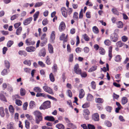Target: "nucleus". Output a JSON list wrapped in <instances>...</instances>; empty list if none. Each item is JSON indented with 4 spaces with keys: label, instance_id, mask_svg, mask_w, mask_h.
I'll use <instances>...</instances> for the list:
<instances>
[{
    "label": "nucleus",
    "instance_id": "obj_7",
    "mask_svg": "<svg viewBox=\"0 0 129 129\" xmlns=\"http://www.w3.org/2000/svg\"><path fill=\"white\" fill-rule=\"evenodd\" d=\"M92 118L95 121H99L100 119L99 114L97 113L93 114L92 115Z\"/></svg>",
    "mask_w": 129,
    "mask_h": 129
},
{
    "label": "nucleus",
    "instance_id": "obj_9",
    "mask_svg": "<svg viewBox=\"0 0 129 129\" xmlns=\"http://www.w3.org/2000/svg\"><path fill=\"white\" fill-rule=\"evenodd\" d=\"M61 11L62 15L65 18L67 17L68 14L66 9L64 7H62L61 8Z\"/></svg>",
    "mask_w": 129,
    "mask_h": 129
},
{
    "label": "nucleus",
    "instance_id": "obj_54",
    "mask_svg": "<svg viewBox=\"0 0 129 129\" xmlns=\"http://www.w3.org/2000/svg\"><path fill=\"white\" fill-rule=\"evenodd\" d=\"M28 106V103L26 102L23 104V110H26L27 109V107Z\"/></svg>",
    "mask_w": 129,
    "mask_h": 129
},
{
    "label": "nucleus",
    "instance_id": "obj_47",
    "mask_svg": "<svg viewBox=\"0 0 129 129\" xmlns=\"http://www.w3.org/2000/svg\"><path fill=\"white\" fill-rule=\"evenodd\" d=\"M105 125L107 126L110 127L112 126V123L109 121H106L105 122Z\"/></svg>",
    "mask_w": 129,
    "mask_h": 129
},
{
    "label": "nucleus",
    "instance_id": "obj_8",
    "mask_svg": "<svg viewBox=\"0 0 129 129\" xmlns=\"http://www.w3.org/2000/svg\"><path fill=\"white\" fill-rule=\"evenodd\" d=\"M74 70L75 73L78 74H79L81 71V70L79 68V66L78 64H76L75 65Z\"/></svg>",
    "mask_w": 129,
    "mask_h": 129
},
{
    "label": "nucleus",
    "instance_id": "obj_62",
    "mask_svg": "<svg viewBox=\"0 0 129 129\" xmlns=\"http://www.w3.org/2000/svg\"><path fill=\"white\" fill-rule=\"evenodd\" d=\"M96 106L98 109L100 110H101L103 109V107H102V105L100 104H97Z\"/></svg>",
    "mask_w": 129,
    "mask_h": 129
},
{
    "label": "nucleus",
    "instance_id": "obj_56",
    "mask_svg": "<svg viewBox=\"0 0 129 129\" xmlns=\"http://www.w3.org/2000/svg\"><path fill=\"white\" fill-rule=\"evenodd\" d=\"M14 42L12 41H9L8 42L7 44V46L8 47H10L13 44Z\"/></svg>",
    "mask_w": 129,
    "mask_h": 129
},
{
    "label": "nucleus",
    "instance_id": "obj_57",
    "mask_svg": "<svg viewBox=\"0 0 129 129\" xmlns=\"http://www.w3.org/2000/svg\"><path fill=\"white\" fill-rule=\"evenodd\" d=\"M106 109L107 111L109 112H111L112 109V107L107 106L106 107Z\"/></svg>",
    "mask_w": 129,
    "mask_h": 129
},
{
    "label": "nucleus",
    "instance_id": "obj_35",
    "mask_svg": "<svg viewBox=\"0 0 129 129\" xmlns=\"http://www.w3.org/2000/svg\"><path fill=\"white\" fill-rule=\"evenodd\" d=\"M79 75H80L82 77L84 78H86L87 76V74L86 72H82L81 71Z\"/></svg>",
    "mask_w": 129,
    "mask_h": 129
},
{
    "label": "nucleus",
    "instance_id": "obj_22",
    "mask_svg": "<svg viewBox=\"0 0 129 129\" xmlns=\"http://www.w3.org/2000/svg\"><path fill=\"white\" fill-rule=\"evenodd\" d=\"M95 101L97 103L102 104L104 102V100L101 98H96L95 99Z\"/></svg>",
    "mask_w": 129,
    "mask_h": 129
},
{
    "label": "nucleus",
    "instance_id": "obj_11",
    "mask_svg": "<svg viewBox=\"0 0 129 129\" xmlns=\"http://www.w3.org/2000/svg\"><path fill=\"white\" fill-rule=\"evenodd\" d=\"M33 19L32 17H30L25 19L23 22L24 25H26L29 24Z\"/></svg>",
    "mask_w": 129,
    "mask_h": 129
},
{
    "label": "nucleus",
    "instance_id": "obj_18",
    "mask_svg": "<svg viewBox=\"0 0 129 129\" xmlns=\"http://www.w3.org/2000/svg\"><path fill=\"white\" fill-rule=\"evenodd\" d=\"M55 33L54 31H52V32L51 36H50V40L51 41L53 42L54 40L55 39Z\"/></svg>",
    "mask_w": 129,
    "mask_h": 129
},
{
    "label": "nucleus",
    "instance_id": "obj_43",
    "mask_svg": "<svg viewBox=\"0 0 129 129\" xmlns=\"http://www.w3.org/2000/svg\"><path fill=\"white\" fill-rule=\"evenodd\" d=\"M9 109L10 112L13 113L14 112V109L12 105H10L9 107Z\"/></svg>",
    "mask_w": 129,
    "mask_h": 129
},
{
    "label": "nucleus",
    "instance_id": "obj_23",
    "mask_svg": "<svg viewBox=\"0 0 129 129\" xmlns=\"http://www.w3.org/2000/svg\"><path fill=\"white\" fill-rule=\"evenodd\" d=\"M48 49L49 52L50 53H53V49L52 46L50 44H48Z\"/></svg>",
    "mask_w": 129,
    "mask_h": 129
},
{
    "label": "nucleus",
    "instance_id": "obj_30",
    "mask_svg": "<svg viewBox=\"0 0 129 129\" xmlns=\"http://www.w3.org/2000/svg\"><path fill=\"white\" fill-rule=\"evenodd\" d=\"M0 115L2 117H4L5 115L4 109L2 107H0Z\"/></svg>",
    "mask_w": 129,
    "mask_h": 129
},
{
    "label": "nucleus",
    "instance_id": "obj_44",
    "mask_svg": "<svg viewBox=\"0 0 129 129\" xmlns=\"http://www.w3.org/2000/svg\"><path fill=\"white\" fill-rule=\"evenodd\" d=\"M111 41L109 39H107L105 40L104 41V43L105 44L108 46H109L111 44Z\"/></svg>",
    "mask_w": 129,
    "mask_h": 129
},
{
    "label": "nucleus",
    "instance_id": "obj_29",
    "mask_svg": "<svg viewBox=\"0 0 129 129\" xmlns=\"http://www.w3.org/2000/svg\"><path fill=\"white\" fill-rule=\"evenodd\" d=\"M56 127L58 129H64L65 128L64 126L61 123L57 124L56 125Z\"/></svg>",
    "mask_w": 129,
    "mask_h": 129
},
{
    "label": "nucleus",
    "instance_id": "obj_34",
    "mask_svg": "<svg viewBox=\"0 0 129 129\" xmlns=\"http://www.w3.org/2000/svg\"><path fill=\"white\" fill-rule=\"evenodd\" d=\"M22 30V27L21 26H20L18 28L16 32V34L17 35H20L21 31Z\"/></svg>",
    "mask_w": 129,
    "mask_h": 129
},
{
    "label": "nucleus",
    "instance_id": "obj_3",
    "mask_svg": "<svg viewBox=\"0 0 129 129\" xmlns=\"http://www.w3.org/2000/svg\"><path fill=\"white\" fill-rule=\"evenodd\" d=\"M110 38L111 41L116 42L118 40V36L117 34L114 33L111 35Z\"/></svg>",
    "mask_w": 129,
    "mask_h": 129
},
{
    "label": "nucleus",
    "instance_id": "obj_36",
    "mask_svg": "<svg viewBox=\"0 0 129 129\" xmlns=\"http://www.w3.org/2000/svg\"><path fill=\"white\" fill-rule=\"evenodd\" d=\"M46 54V50L45 49H43L41 50L40 53V56L44 57L45 56Z\"/></svg>",
    "mask_w": 129,
    "mask_h": 129
},
{
    "label": "nucleus",
    "instance_id": "obj_1",
    "mask_svg": "<svg viewBox=\"0 0 129 129\" xmlns=\"http://www.w3.org/2000/svg\"><path fill=\"white\" fill-rule=\"evenodd\" d=\"M34 113L35 116L36 122L37 124H39L40 122L43 120L42 114L38 111H35Z\"/></svg>",
    "mask_w": 129,
    "mask_h": 129
},
{
    "label": "nucleus",
    "instance_id": "obj_40",
    "mask_svg": "<svg viewBox=\"0 0 129 129\" xmlns=\"http://www.w3.org/2000/svg\"><path fill=\"white\" fill-rule=\"evenodd\" d=\"M112 11L114 14L118 15L119 13L117 10V9L116 8H113L112 9Z\"/></svg>",
    "mask_w": 129,
    "mask_h": 129
},
{
    "label": "nucleus",
    "instance_id": "obj_60",
    "mask_svg": "<svg viewBox=\"0 0 129 129\" xmlns=\"http://www.w3.org/2000/svg\"><path fill=\"white\" fill-rule=\"evenodd\" d=\"M121 39L122 41L124 42H126L127 41L128 38L126 36H124L121 37Z\"/></svg>",
    "mask_w": 129,
    "mask_h": 129
},
{
    "label": "nucleus",
    "instance_id": "obj_46",
    "mask_svg": "<svg viewBox=\"0 0 129 129\" xmlns=\"http://www.w3.org/2000/svg\"><path fill=\"white\" fill-rule=\"evenodd\" d=\"M23 63L28 66H30L31 64V61L30 60H25L23 61Z\"/></svg>",
    "mask_w": 129,
    "mask_h": 129
},
{
    "label": "nucleus",
    "instance_id": "obj_59",
    "mask_svg": "<svg viewBox=\"0 0 129 129\" xmlns=\"http://www.w3.org/2000/svg\"><path fill=\"white\" fill-rule=\"evenodd\" d=\"M48 23V21L46 18L44 19L42 21V24L44 25H47Z\"/></svg>",
    "mask_w": 129,
    "mask_h": 129
},
{
    "label": "nucleus",
    "instance_id": "obj_64",
    "mask_svg": "<svg viewBox=\"0 0 129 129\" xmlns=\"http://www.w3.org/2000/svg\"><path fill=\"white\" fill-rule=\"evenodd\" d=\"M74 55L73 54H71L69 55V61L71 62H72L73 60Z\"/></svg>",
    "mask_w": 129,
    "mask_h": 129
},
{
    "label": "nucleus",
    "instance_id": "obj_12",
    "mask_svg": "<svg viewBox=\"0 0 129 129\" xmlns=\"http://www.w3.org/2000/svg\"><path fill=\"white\" fill-rule=\"evenodd\" d=\"M66 25L63 22H61L59 27V30L60 31H62L64 30L65 29Z\"/></svg>",
    "mask_w": 129,
    "mask_h": 129
},
{
    "label": "nucleus",
    "instance_id": "obj_17",
    "mask_svg": "<svg viewBox=\"0 0 129 129\" xmlns=\"http://www.w3.org/2000/svg\"><path fill=\"white\" fill-rule=\"evenodd\" d=\"M44 119L45 120L52 121H53L55 120L54 118L52 116H46L45 117Z\"/></svg>",
    "mask_w": 129,
    "mask_h": 129
},
{
    "label": "nucleus",
    "instance_id": "obj_20",
    "mask_svg": "<svg viewBox=\"0 0 129 129\" xmlns=\"http://www.w3.org/2000/svg\"><path fill=\"white\" fill-rule=\"evenodd\" d=\"M45 63L48 65H50L52 63L51 61L48 56H47L46 58Z\"/></svg>",
    "mask_w": 129,
    "mask_h": 129
},
{
    "label": "nucleus",
    "instance_id": "obj_61",
    "mask_svg": "<svg viewBox=\"0 0 129 129\" xmlns=\"http://www.w3.org/2000/svg\"><path fill=\"white\" fill-rule=\"evenodd\" d=\"M88 129H95V127L93 125L90 124H88L87 125Z\"/></svg>",
    "mask_w": 129,
    "mask_h": 129
},
{
    "label": "nucleus",
    "instance_id": "obj_38",
    "mask_svg": "<svg viewBox=\"0 0 129 129\" xmlns=\"http://www.w3.org/2000/svg\"><path fill=\"white\" fill-rule=\"evenodd\" d=\"M93 96L91 94L89 93L88 94L87 97V100L89 101H91L93 99Z\"/></svg>",
    "mask_w": 129,
    "mask_h": 129
},
{
    "label": "nucleus",
    "instance_id": "obj_45",
    "mask_svg": "<svg viewBox=\"0 0 129 129\" xmlns=\"http://www.w3.org/2000/svg\"><path fill=\"white\" fill-rule=\"evenodd\" d=\"M5 64L6 67L7 69H9L10 67V63L7 60L5 61Z\"/></svg>",
    "mask_w": 129,
    "mask_h": 129
},
{
    "label": "nucleus",
    "instance_id": "obj_14",
    "mask_svg": "<svg viewBox=\"0 0 129 129\" xmlns=\"http://www.w3.org/2000/svg\"><path fill=\"white\" fill-rule=\"evenodd\" d=\"M85 95V92L83 89H81L79 91V97L80 99L83 98Z\"/></svg>",
    "mask_w": 129,
    "mask_h": 129
},
{
    "label": "nucleus",
    "instance_id": "obj_58",
    "mask_svg": "<svg viewBox=\"0 0 129 129\" xmlns=\"http://www.w3.org/2000/svg\"><path fill=\"white\" fill-rule=\"evenodd\" d=\"M68 10H67V14H68V15H70L72 13L73 11V9L72 8H68Z\"/></svg>",
    "mask_w": 129,
    "mask_h": 129
},
{
    "label": "nucleus",
    "instance_id": "obj_32",
    "mask_svg": "<svg viewBox=\"0 0 129 129\" xmlns=\"http://www.w3.org/2000/svg\"><path fill=\"white\" fill-rule=\"evenodd\" d=\"M121 57L120 55H118L116 56L114 59L115 61L119 62L121 61Z\"/></svg>",
    "mask_w": 129,
    "mask_h": 129
},
{
    "label": "nucleus",
    "instance_id": "obj_13",
    "mask_svg": "<svg viewBox=\"0 0 129 129\" xmlns=\"http://www.w3.org/2000/svg\"><path fill=\"white\" fill-rule=\"evenodd\" d=\"M112 47L111 46L109 47L108 48V56L109 57V60L110 61L112 57Z\"/></svg>",
    "mask_w": 129,
    "mask_h": 129
},
{
    "label": "nucleus",
    "instance_id": "obj_28",
    "mask_svg": "<svg viewBox=\"0 0 129 129\" xmlns=\"http://www.w3.org/2000/svg\"><path fill=\"white\" fill-rule=\"evenodd\" d=\"M100 53L101 55H104L105 53V50L102 47H100L99 49Z\"/></svg>",
    "mask_w": 129,
    "mask_h": 129
},
{
    "label": "nucleus",
    "instance_id": "obj_15",
    "mask_svg": "<svg viewBox=\"0 0 129 129\" xmlns=\"http://www.w3.org/2000/svg\"><path fill=\"white\" fill-rule=\"evenodd\" d=\"M7 129H15L14 124L12 122L7 125Z\"/></svg>",
    "mask_w": 129,
    "mask_h": 129
},
{
    "label": "nucleus",
    "instance_id": "obj_21",
    "mask_svg": "<svg viewBox=\"0 0 129 129\" xmlns=\"http://www.w3.org/2000/svg\"><path fill=\"white\" fill-rule=\"evenodd\" d=\"M18 54L20 55H23L25 57L27 55V53L24 50H20L18 52Z\"/></svg>",
    "mask_w": 129,
    "mask_h": 129
},
{
    "label": "nucleus",
    "instance_id": "obj_24",
    "mask_svg": "<svg viewBox=\"0 0 129 129\" xmlns=\"http://www.w3.org/2000/svg\"><path fill=\"white\" fill-rule=\"evenodd\" d=\"M121 103L122 105H124L128 102V99L126 97H123L121 100Z\"/></svg>",
    "mask_w": 129,
    "mask_h": 129
},
{
    "label": "nucleus",
    "instance_id": "obj_53",
    "mask_svg": "<svg viewBox=\"0 0 129 129\" xmlns=\"http://www.w3.org/2000/svg\"><path fill=\"white\" fill-rule=\"evenodd\" d=\"M0 99L4 101H7L5 96L2 94H0Z\"/></svg>",
    "mask_w": 129,
    "mask_h": 129
},
{
    "label": "nucleus",
    "instance_id": "obj_48",
    "mask_svg": "<svg viewBox=\"0 0 129 129\" xmlns=\"http://www.w3.org/2000/svg\"><path fill=\"white\" fill-rule=\"evenodd\" d=\"M43 4V2H38L36 3L35 4L34 7H40Z\"/></svg>",
    "mask_w": 129,
    "mask_h": 129
},
{
    "label": "nucleus",
    "instance_id": "obj_25",
    "mask_svg": "<svg viewBox=\"0 0 129 129\" xmlns=\"http://www.w3.org/2000/svg\"><path fill=\"white\" fill-rule=\"evenodd\" d=\"M26 91L24 89L21 88L20 90V94L21 96H23L25 95L26 93Z\"/></svg>",
    "mask_w": 129,
    "mask_h": 129
},
{
    "label": "nucleus",
    "instance_id": "obj_42",
    "mask_svg": "<svg viewBox=\"0 0 129 129\" xmlns=\"http://www.w3.org/2000/svg\"><path fill=\"white\" fill-rule=\"evenodd\" d=\"M37 97H39L41 96H43L44 98H46V95L44 93H37L36 95Z\"/></svg>",
    "mask_w": 129,
    "mask_h": 129
},
{
    "label": "nucleus",
    "instance_id": "obj_4",
    "mask_svg": "<svg viewBox=\"0 0 129 129\" xmlns=\"http://www.w3.org/2000/svg\"><path fill=\"white\" fill-rule=\"evenodd\" d=\"M90 112L88 109H86L84 110L83 115L84 118L86 120H88L89 119V115H90Z\"/></svg>",
    "mask_w": 129,
    "mask_h": 129
},
{
    "label": "nucleus",
    "instance_id": "obj_6",
    "mask_svg": "<svg viewBox=\"0 0 129 129\" xmlns=\"http://www.w3.org/2000/svg\"><path fill=\"white\" fill-rule=\"evenodd\" d=\"M25 43L27 46L33 45L35 43V42L32 40L31 38L27 39L25 40Z\"/></svg>",
    "mask_w": 129,
    "mask_h": 129
},
{
    "label": "nucleus",
    "instance_id": "obj_63",
    "mask_svg": "<svg viewBox=\"0 0 129 129\" xmlns=\"http://www.w3.org/2000/svg\"><path fill=\"white\" fill-rule=\"evenodd\" d=\"M91 87L93 89H95L96 87V84L95 82L94 81H92L91 83Z\"/></svg>",
    "mask_w": 129,
    "mask_h": 129
},
{
    "label": "nucleus",
    "instance_id": "obj_31",
    "mask_svg": "<svg viewBox=\"0 0 129 129\" xmlns=\"http://www.w3.org/2000/svg\"><path fill=\"white\" fill-rule=\"evenodd\" d=\"M92 30L95 34H98L99 32V30L98 28L96 26H94L92 27Z\"/></svg>",
    "mask_w": 129,
    "mask_h": 129
},
{
    "label": "nucleus",
    "instance_id": "obj_10",
    "mask_svg": "<svg viewBox=\"0 0 129 129\" xmlns=\"http://www.w3.org/2000/svg\"><path fill=\"white\" fill-rule=\"evenodd\" d=\"M35 50V48L34 47L32 46H29L26 47L25 48V50L28 52H34Z\"/></svg>",
    "mask_w": 129,
    "mask_h": 129
},
{
    "label": "nucleus",
    "instance_id": "obj_51",
    "mask_svg": "<svg viewBox=\"0 0 129 129\" xmlns=\"http://www.w3.org/2000/svg\"><path fill=\"white\" fill-rule=\"evenodd\" d=\"M78 13L77 12H75L73 14V18L74 20H78Z\"/></svg>",
    "mask_w": 129,
    "mask_h": 129
},
{
    "label": "nucleus",
    "instance_id": "obj_27",
    "mask_svg": "<svg viewBox=\"0 0 129 129\" xmlns=\"http://www.w3.org/2000/svg\"><path fill=\"white\" fill-rule=\"evenodd\" d=\"M117 27L118 28H121L123 27V24L122 22L120 21H118L116 23Z\"/></svg>",
    "mask_w": 129,
    "mask_h": 129
},
{
    "label": "nucleus",
    "instance_id": "obj_49",
    "mask_svg": "<svg viewBox=\"0 0 129 129\" xmlns=\"http://www.w3.org/2000/svg\"><path fill=\"white\" fill-rule=\"evenodd\" d=\"M116 46L119 47H121L123 46V44L121 41L117 42L116 43Z\"/></svg>",
    "mask_w": 129,
    "mask_h": 129
},
{
    "label": "nucleus",
    "instance_id": "obj_5",
    "mask_svg": "<svg viewBox=\"0 0 129 129\" xmlns=\"http://www.w3.org/2000/svg\"><path fill=\"white\" fill-rule=\"evenodd\" d=\"M43 89L45 92H47L50 94H54V92L52 89L49 87L47 86H44L43 87Z\"/></svg>",
    "mask_w": 129,
    "mask_h": 129
},
{
    "label": "nucleus",
    "instance_id": "obj_26",
    "mask_svg": "<svg viewBox=\"0 0 129 129\" xmlns=\"http://www.w3.org/2000/svg\"><path fill=\"white\" fill-rule=\"evenodd\" d=\"M34 90L37 93L42 92V89L39 87H35L34 88Z\"/></svg>",
    "mask_w": 129,
    "mask_h": 129
},
{
    "label": "nucleus",
    "instance_id": "obj_33",
    "mask_svg": "<svg viewBox=\"0 0 129 129\" xmlns=\"http://www.w3.org/2000/svg\"><path fill=\"white\" fill-rule=\"evenodd\" d=\"M39 14V11L36 12L34 14L33 16L34 20V21L36 20L37 18H38Z\"/></svg>",
    "mask_w": 129,
    "mask_h": 129
},
{
    "label": "nucleus",
    "instance_id": "obj_19",
    "mask_svg": "<svg viewBox=\"0 0 129 129\" xmlns=\"http://www.w3.org/2000/svg\"><path fill=\"white\" fill-rule=\"evenodd\" d=\"M58 69V67L57 64L56 63L54 64L52 67V71L53 73H56L57 72Z\"/></svg>",
    "mask_w": 129,
    "mask_h": 129
},
{
    "label": "nucleus",
    "instance_id": "obj_55",
    "mask_svg": "<svg viewBox=\"0 0 129 129\" xmlns=\"http://www.w3.org/2000/svg\"><path fill=\"white\" fill-rule=\"evenodd\" d=\"M25 127L27 129L29 128V122L27 120L25 121Z\"/></svg>",
    "mask_w": 129,
    "mask_h": 129
},
{
    "label": "nucleus",
    "instance_id": "obj_2",
    "mask_svg": "<svg viewBox=\"0 0 129 129\" xmlns=\"http://www.w3.org/2000/svg\"><path fill=\"white\" fill-rule=\"evenodd\" d=\"M51 102L47 101L44 102L40 107V110L50 108L51 107Z\"/></svg>",
    "mask_w": 129,
    "mask_h": 129
},
{
    "label": "nucleus",
    "instance_id": "obj_39",
    "mask_svg": "<svg viewBox=\"0 0 129 129\" xmlns=\"http://www.w3.org/2000/svg\"><path fill=\"white\" fill-rule=\"evenodd\" d=\"M83 39L86 41H88L90 40V38L86 34H84L82 35Z\"/></svg>",
    "mask_w": 129,
    "mask_h": 129
},
{
    "label": "nucleus",
    "instance_id": "obj_16",
    "mask_svg": "<svg viewBox=\"0 0 129 129\" xmlns=\"http://www.w3.org/2000/svg\"><path fill=\"white\" fill-rule=\"evenodd\" d=\"M46 33H44L41 36V40L42 41L43 43L45 44L47 42V39L46 38Z\"/></svg>",
    "mask_w": 129,
    "mask_h": 129
},
{
    "label": "nucleus",
    "instance_id": "obj_52",
    "mask_svg": "<svg viewBox=\"0 0 129 129\" xmlns=\"http://www.w3.org/2000/svg\"><path fill=\"white\" fill-rule=\"evenodd\" d=\"M15 103L18 106H20L22 105V102L21 100L16 99L15 100Z\"/></svg>",
    "mask_w": 129,
    "mask_h": 129
},
{
    "label": "nucleus",
    "instance_id": "obj_50",
    "mask_svg": "<svg viewBox=\"0 0 129 129\" xmlns=\"http://www.w3.org/2000/svg\"><path fill=\"white\" fill-rule=\"evenodd\" d=\"M35 103L33 101H31L29 103V106L30 108L32 109L35 105Z\"/></svg>",
    "mask_w": 129,
    "mask_h": 129
},
{
    "label": "nucleus",
    "instance_id": "obj_41",
    "mask_svg": "<svg viewBox=\"0 0 129 129\" xmlns=\"http://www.w3.org/2000/svg\"><path fill=\"white\" fill-rule=\"evenodd\" d=\"M49 77L50 80L51 81L54 82L55 81V78L52 73H51L50 74Z\"/></svg>",
    "mask_w": 129,
    "mask_h": 129
},
{
    "label": "nucleus",
    "instance_id": "obj_37",
    "mask_svg": "<svg viewBox=\"0 0 129 129\" xmlns=\"http://www.w3.org/2000/svg\"><path fill=\"white\" fill-rule=\"evenodd\" d=\"M97 67L96 66H94L92 67L88 71V72H91L94 71L95 70L97 69Z\"/></svg>",
    "mask_w": 129,
    "mask_h": 129
}]
</instances>
